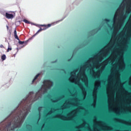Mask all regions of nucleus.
<instances>
[{"mask_svg":"<svg viewBox=\"0 0 131 131\" xmlns=\"http://www.w3.org/2000/svg\"><path fill=\"white\" fill-rule=\"evenodd\" d=\"M7 29H9V26H7Z\"/></svg>","mask_w":131,"mask_h":131,"instance_id":"nucleus-17","label":"nucleus"},{"mask_svg":"<svg viewBox=\"0 0 131 131\" xmlns=\"http://www.w3.org/2000/svg\"><path fill=\"white\" fill-rule=\"evenodd\" d=\"M23 42H24V45L25 44V45H27V43L28 42V40L24 41Z\"/></svg>","mask_w":131,"mask_h":131,"instance_id":"nucleus-12","label":"nucleus"},{"mask_svg":"<svg viewBox=\"0 0 131 131\" xmlns=\"http://www.w3.org/2000/svg\"><path fill=\"white\" fill-rule=\"evenodd\" d=\"M76 70H74L73 72H72V73H73V74H75V72H76Z\"/></svg>","mask_w":131,"mask_h":131,"instance_id":"nucleus-15","label":"nucleus"},{"mask_svg":"<svg viewBox=\"0 0 131 131\" xmlns=\"http://www.w3.org/2000/svg\"><path fill=\"white\" fill-rule=\"evenodd\" d=\"M42 30H45V29H41L40 28L36 33V34H35V35H36V34H38V33H39V32H40L41 31H42Z\"/></svg>","mask_w":131,"mask_h":131,"instance_id":"nucleus-9","label":"nucleus"},{"mask_svg":"<svg viewBox=\"0 0 131 131\" xmlns=\"http://www.w3.org/2000/svg\"><path fill=\"white\" fill-rule=\"evenodd\" d=\"M22 119L19 121L18 122L15 123L13 126L12 127L13 128V129H15V128H17V127H18V123L21 125V124H22V123H23V121H24V119L25 118V116H23L21 117Z\"/></svg>","mask_w":131,"mask_h":131,"instance_id":"nucleus-1","label":"nucleus"},{"mask_svg":"<svg viewBox=\"0 0 131 131\" xmlns=\"http://www.w3.org/2000/svg\"><path fill=\"white\" fill-rule=\"evenodd\" d=\"M14 33L15 38L17 39V40H19V37H18V35H17V30H16V29H15L14 30Z\"/></svg>","mask_w":131,"mask_h":131,"instance_id":"nucleus-4","label":"nucleus"},{"mask_svg":"<svg viewBox=\"0 0 131 131\" xmlns=\"http://www.w3.org/2000/svg\"><path fill=\"white\" fill-rule=\"evenodd\" d=\"M11 123H10L9 124V126H10V125H11Z\"/></svg>","mask_w":131,"mask_h":131,"instance_id":"nucleus-18","label":"nucleus"},{"mask_svg":"<svg viewBox=\"0 0 131 131\" xmlns=\"http://www.w3.org/2000/svg\"><path fill=\"white\" fill-rule=\"evenodd\" d=\"M6 58H7V57L6 56V55H5V54H3L1 57L3 61H5V60H6Z\"/></svg>","mask_w":131,"mask_h":131,"instance_id":"nucleus-8","label":"nucleus"},{"mask_svg":"<svg viewBox=\"0 0 131 131\" xmlns=\"http://www.w3.org/2000/svg\"><path fill=\"white\" fill-rule=\"evenodd\" d=\"M47 83H48V84H46ZM43 83L44 84L45 86H48V85H51L50 84V83H53V81H52V80H46L43 81Z\"/></svg>","mask_w":131,"mask_h":131,"instance_id":"nucleus-2","label":"nucleus"},{"mask_svg":"<svg viewBox=\"0 0 131 131\" xmlns=\"http://www.w3.org/2000/svg\"><path fill=\"white\" fill-rule=\"evenodd\" d=\"M23 22H25L26 24H30V21H28L27 19H24Z\"/></svg>","mask_w":131,"mask_h":131,"instance_id":"nucleus-10","label":"nucleus"},{"mask_svg":"<svg viewBox=\"0 0 131 131\" xmlns=\"http://www.w3.org/2000/svg\"><path fill=\"white\" fill-rule=\"evenodd\" d=\"M105 21H106V22H110V19H105Z\"/></svg>","mask_w":131,"mask_h":131,"instance_id":"nucleus-13","label":"nucleus"},{"mask_svg":"<svg viewBox=\"0 0 131 131\" xmlns=\"http://www.w3.org/2000/svg\"><path fill=\"white\" fill-rule=\"evenodd\" d=\"M18 40V43H19L20 45H24V42L22 41H20V39H19Z\"/></svg>","mask_w":131,"mask_h":131,"instance_id":"nucleus-11","label":"nucleus"},{"mask_svg":"<svg viewBox=\"0 0 131 131\" xmlns=\"http://www.w3.org/2000/svg\"><path fill=\"white\" fill-rule=\"evenodd\" d=\"M0 48H3V49H5V47H4V45H0Z\"/></svg>","mask_w":131,"mask_h":131,"instance_id":"nucleus-14","label":"nucleus"},{"mask_svg":"<svg viewBox=\"0 0 131 131\" xmlns=\"http://www.w3.org/2000/svg\"><path fill=\"white\" fill-rule=\"evenodd\" d=\"M5 16L7 19H13V18H14V15L13 14H10L8 12L6 13Z\"/></svg>","mask_w":131,"mask_h":131,"instance_id":"nucleus-3","label":"nucleus"},{"mask_svg":"<svg viewBox=\"0 0 131 131\" xmlns=\"http://www.w3.org/2000/svg\"><path fill=\"white\" fill-rule=\"evenodd\" d=\"M40 75V74H38L35 76V77H34V78L33 79V80L32 81V83H33V82H34V81H35V80H36V79H37V78H38V76H39Z\"/></svg>","mask_w":131,"mask_h":131,"instance_id":"nucleus-5","label":"nucleus"},{"mask_svg":"<svg viewBox=\"0 0 131 131\" xmlns=\"http://www.w3.org/2000/svg\"><path fill=\"white\" fill-rule=\"evenodd\" d=\"M51 101L53 103H55V102H56V101L53 100V99H51Z\"/></svg>","mask_w":131,"mask_h":131,"instance_id":"nucleus-16","label":"nucleus"},{"mask_svg":"<svg viewBox=\"0 0 131 131\" xmlns=\"http://www.w3.org/2000/svg\"><path fill=\"white\" fill-rule=\"evenodd\" d=\"M41 26H42L43 27H45V28L44 29H47V28H49V27H51V24H48L47 26V25H41Z\"/></svg>","mask_w":131,"mask_h":131,"instance_id":"nucleus-6","label":"nucleus"},{"mask_svg":"<svg viewBox=\"0 0 131 131\" xmlns=\"http://www.w3.org/2000/svg\"><path fill=\"white\" fill-rule=\"evenodd\" d=\"M8 45H9L8 48L7 50V52H9L10 51H12V47H11V46H10V43H8Z\"/></svg>","mask_w":131,"mask_h":131,"instance_id":"nucleus-7","label":"nucleus"}]
</instances>
